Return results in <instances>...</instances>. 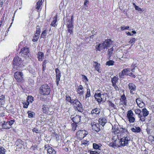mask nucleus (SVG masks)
Instances as JSON below:
<instances>
[{"label": "nucleus", "instance_id": "nucleus-1", "mask_svg": "<svg viewBox=\"0 0 154 154\" xmlns=\"http://www.w3.org/2000/svg\"><path fill=\"white\" fill-rule=\"evenodd\" d=\"M112 132L115 134L116 135L117 139H120L119 143L121 147L125 146H128V142L131 140V138L127 134V130L122 127L118 128L113 127L112 129Z\"/></svg>", "mask_w": 154, "mask_h": 154}, {"label": "nucleus", "instance_id": "nucleus-2", "mask_svg": "<svg viewBox=\"0 0 154 154\" xmlns=\"http://www.w3.org/2000/svg\"><path fill=\"white\" fill-rule=\"evenodd\" d=\"M113 45V42L110 39H106L102 43L99 44L98 46L96 47V51H100L105 48L112 47Z\"/></svg>", "mask_w": 154, "mask_h": 154}, {"label": "nucleus", "instance_id": "nucleus-3", "mask_svg": "<svg viewBox=\"0 0 154 154\" xmlns=\"http://www.w3.org/2000/svg\"><path fill=\"white\" fill-rule=\"evenodd\" d=\"M50 91V87L46 84L42 85L39 90V92L40 94L44 95H49Z\"/></svg>", "mask_w": 154, "mask_h": 154}, {"label": "nucleus", "instance_id": "nucleus-4", "mask_svg": "<svg viewBox=\"0 0 154 154\" xmlns=\"http://www.w3.org/2000/svg\"><path fill=\"white\" fill-rule=\"evenodd\" d=\"M149 114V112L146 108H143L141 112L140 120L142 122H145L146 117Z\"/></svg>", "mask_w": 154, "mask_h": 154}, {"label": "nucleus", "instance_id": "nucleus-5", "mask_svg": "<svg viewBox=\"0 0 154 154\" xmlns=\"http://www.w3.org/2000/svg\"><path fill=\"white\" fill-rule=\"evenodd\" d=\"M76 109H77L79 112H82L83 111V106L82 104L77 100H74V104L73 105Z\"/></svg>", "mask_w": 154, "mask_h": 154}, {"label": "nucleus", "instance_id": "nucleus-6", "mask_svg": "<svg viewBox=\"0 0 154 154\" xmlns=\"http://www.w3.org/2000/svg\"><path fill=\"white\" fill-rule=\"evenodd\" d=\"M88 132L85 130H79L76 133L77 138L80 140L82 139L88 134Z\"/></svg>", "mask_w": 154, "mask_h": 154}, {"label": "nucleus", "instance_id": "nucleus-7", "mask_svg": "<svg viewBox=\"0 0 154 154\" xmlns=\"http://www.w3.org/2000/svg\"><path fill=\"white\" fill-rule=\"evenodd\" d=\"M21 55L25 58L26 59L29 58L30 54L29 53V50L28 48H24L21 49L20 52Z\"/></svg>", "mask_w": 154, "mask_h": 154}, {"label": "nucleus", "instance_id": "nucleus-8", "mask_svg": "<svg viewBox=\"0 0 154 154\" xmlns=\"http://www.w3.org/2000/svg\"><path fill=\"white\" fill-rule=\"evenodd\" d=\"M14 77L18 82H20L23 79V75L21 72H17L14 74Z\"/></svg>", "mask_w": 154, "mask_h": 154}, {"label": "nucleus", "instance_id": "nucleus-9", "mask_svg": "<svg viewBox=\"0 0 154 154\" xmlns=\"http://www.w3.org/2000/svg\"><path fill=\"white\" fill-rule=\"evenodd\" d=\"M134 116V114L131 110H129L128 111L127 116L130 122L133 123L135 120V119L133 117Z\"/></svg>", "mask_w": 154, "mask_h": 154}, {"label": "nucleus", "instance_id": "nucleus-10", "mask_svg": "<svg viewBox=\"0 0 154 154\" xmlns=\"http://www.w3.org/2000/svg\"><path fill=\"white\" fill-rule=\"evenodd\" d=\"M45 149L47 151V154H56L55 150L48 145L45 146Z\"/></svg>", "mask_w": 154, "mask_h": 154}, {"label": "nucleus", "instance_id": "nucleus-11", "mask_svg": "<svg viewBox=\"0 0 154 154\" xmlns=\"http://www.w3.org/2000/svg\"><path fill=\"white\" fill-rule=\"evenodd\" d=\"M14 121L11 120L8 122H4L3 125V127L4 128H10L11 127V125L14 124Z\"/></svg>", "mask_w": 154, "mask_h": 154}, {"label": "nucleus", "instance_id": "nucleus-12", "mask_svg": "<svg viewBox=\"0 0 154 154\" xmlns=\"http://www.w3.org/2000/svg\"><path fill=\"white\" fill-rule=\"evenodd\" d=\"M21 60L18 56L15 57L13 60V64L14 68H16V66H18L21 63Z\"/></svg>", "mask_w": 154, "mask_h": 154}, {"label": "nucleus", "instance_id": "nucleus-13", "mask_svg": "<svg viewBox=\"0 0 154 154\" xmlns=\"http://www.w3.org/2000/svg\"><path fill=\"white\" fill-rule=\"evenodd\" d=\"M91 125L92 126V129L94 130L97 132L100 131V129L99 128V125L97 123L92 122H91Z\"/></svg>", "mask_w": 154, "mask_h": 154}, {"label": "nucleus", "instance_id": "nucleus-14", "mask_svg": "<svg viewBox=\"0 0 154 154\" xmlns=\"http://www.w3.org/2000/svg\"><path fill=\"white\" fill-rule=\"evenodd\" d=\"M130 56V54H129V52L127 51L126 52H124L122 56L119 58V59L120 60L125 62L129 58Z\"/></svg>", "mask_w": 154, "mask_h": 154}, {"label": "nucleus", "instance_id": "nucleus-15", "mask_svg": "<svg viewBox=\"0 0 154 154\" xmlns=\"http://www.w3.org/2000/svg\"><path fill=\"white\" fill-rule=\"evenodd\" d=\"M130 69L128 68L123 69L122 72L119 73V76L120 78H124L125 75H127L128 72H130Z\"/></svg>", "mask_w": 154, "mask_h": 154}, {"label": "nucleus", "instance_id": "nucleus-16", "mask_svg": "<svg viewBox=\"0 0 154 154\" xmlns=\"http://www.w3.org/2000/svg\"><path fill=\"white\" fill-rule=\"evenodd\" d=\"M128 86L130 93L132 94H134L133 91H135L136 88V86L135 85L132 83H129L128 84Z\"/></svg>", "mask_w": 154, "mask_h": 154}, {"label": "nucleus", "instance_id": "nucleus-17", "mask_svg": "<svg viewBox=\"0 0 154 154\" xmlns=\"http://www.w3.org/2000/svg\"><path fill=\"white\" fill-rule=\"evenodd\" d=\"M100 99H98V103H100L103 101H104L106 100V97H107V95L106 93L103 94L100 93Z\"/></svg>", "mask_w": 154, "mask_h": 154}, {"label": "nucleus", "instance_id": "nucleus-18", "mask_svg": "<svg viewBox=\"0 0 154 154\" xmlns=\"http://www.w3.org/2000/svg\"><path fill=\"white\" fill-rule=\"evenodd\" d=\"M99 124L102 126H104L106 122V120L104 117L100 118L98 120Z\"/></svg>", "mask_w": 154, "mask_h": 154}, {"label": "nucleus", "instance_id": "nucleus-19", "mask_svg": "<svg viewBox=\"0 0 154 154\" xmlns=\"http://www.w3.org/2000/svg\"><path fill=\"white\" fill-rule=\"evenodd\" d=\"M83 87L82 85H80L78 87L77 92L80 95H83L84 94V91L83 90Z\"/></svg>", "mask_w": 154, "mask_h": 154}, {"label": "nucleus", "instance_id": "nucleus-20", "mask_svg": "<svg viewBox=\"0 0 154 154\" xmlns=\"http://www.w3.org/2000/svg\"><path fill=\"white\" fill-rule=\"evenodd\" d=\"M100 109L99 108H96L92 110L91 114L92 115H93L94 114L99 115L100 113Z\"/></svg>", "mask_w": 154, "mask_h": 154}, {"label": "nucleus", "instance_id": "nucleus-21", "mask_svg": "<svg viewBox=\"0 0 154 154\" xmlns=\"http://www.w3.org/2000/svg\"><path fill=\"white\" fill-rule=\"evenodd\" d=\"M80 116L79 115H77L72 119V121L75 123H78L80 121Z\"/></svg>", "mask_w": 154, "mask_h": 154}, {"label": "nucleus", "instance_id": "nucleus-22", "mask_svg": "<svg viewBox=\"0 0 154 154\" xmlns=\"http://www.w3.org/2000/svg\"><path fill=\"white\" fill-rule=\"evenodd\" d=\"M120 100L121 104L126 105V98L124 95H123L121 96Z\"/></svg>", "mask_w": 154, "mask_h": 154}, {"label": "nucleus", "instance_id": "nucleus-23", "mask_svg": "<svg viewBox=\"0 0 154 154\" xmlns=\"http://www.w3.org/2000/svg\"><path fill=\"white\" fill-rule=\"evenodd\" d=\"M119 141L120 139H117L113 142L115 148L116 147H121V145L120 144V143H119Z\"/></svg>", "mask_w": 154, "mask_h": 154}, {"label": "nucleus", "instance_id": "nucleus-24", "mask_svg": "<svg viewBox=\"0 0 154 154\" xmlns=\"http://www.w3.org/2000/svg\"><path fill=\"white\" fill-rule=\"evenodd\" d=\"M42 111L44 113H48L49 112V107L48 106L46 105H43Z\"/></svg>", "mask_w": 154, "mask_h": 154}, {"label": "nucleus", "instance_id": "nucleus-25", "mask_svg": "<svg viewBox=\"0 0 154 154\" xmlns=\"http://www.w3.org/2000/svg\"><path fill=\"white\" fill-rule=\"evenodd\" d=\"M44 0H41V1H40V0H39V1L37 2L35 7L36 9H37L38 10H39V9H41V7L42 5V1L43 2Z\"/></svg>", "mask_w": 154, "mask_h": 154}, {"label": "nucleus", "instance_id": "nucleus-26", "mask_svg": "<svg viewBox=\"0 0 154 154\" xmlns=\"http://www.w3.org/2000/svg\"><path fill=\"white\" fill-rule=\"evenodd\" d=\"M102 146V145L100 143L97 144L93 143V148L95 149H98L100 150Z\"/></svg>", "mask_w": 154, "mask_h": 154}, {"label": "nucleus", "instance_id": "nucleus-27", "mask_svg": "<svg viewBox=\"0 0 154 154\" xmlns=\"http://www.w3.org/2000/svg\"><path fill=\"white\" fill-rule=\"evenodd\" d=\"M94 67L95 69L98 72H99L100 64L96 62H94Z\"/></svg>", "mask_w": 154, "mask_h": 154}, {"label": "nucleus", "instance_id": "nucleus-28", "mask_svg": "<svg viewBox=\"0 0 154 154\" xmlns=\"http://www.w3.org/2000/svg\"><path fill=\"white\" fill-rule=\"evenodd\" d=\"M57 22V17L56 16H55L53 18V20L51 23L50 25L51 26L54 27H56L57 26V24H56Z\"/></svg>", "mask_w": 154, "mask_h": 154}, {"label": "nucleus", "instance_id": "nucleus-29", "mask_svg": "<svg viewBox=\"0 0 154 154\" xmlns=\"http://www.w3.org/2000/svg\"><path fill=\"white\" fill-rule=\"evenodd\" d=\"M131 131L134 132L139 133L140 132L141 129L139 127H136L131 129Z\"/></svg>", "mask_w": 154, "mask_h": 154}, {"label": "nucleus", "instance_id": "nucleus-30", "mask_svg": "<svg viewBox=\"0 0 154 154\" xmlns=\"http://www.w3.org/2000/svg\"><path fill=\"white\" fill-rule=\"evenodd\" d=\"M71 17V19L70 20H69L67 22V26H69V25L71 26H73V16H72Z\"/></svg>", "mask_w": 154, "mask_h": 154}, {"label": "nucleus", "instance_id": "nucleus-31", "mask_svg": "<svg viewBox=\"0 0 154 154\" xmlns=\"http://www.w3.org/2000/svg\"><path fill=\"white\" fill-rule=\"evenodd\" d=\"M38 55V60L42 61L44 57V54L42 52H39Z\"/></svg>", "mask_w": 154, "mask_h": 154}, {"label": "nucleus", "instance_id": "nucleus-32", "mask_svg": "<svg viewBox=\"0 0 154 154\" xmlns=\"http://www.w3.org/2000/svg\"><path fill=\"white\" fill-rule=\"evenodd\" d=\"M113 50L114 49L113 47H112L111 48L108 50L107 53L108 54L109 56V58H110L112 55Z\"/></svg>", "mask_w": 154, "mask_h": 154}, {"label": "nucleus", "instance_id": "nucleus-33", "mask_svg": "<svg viewBox=\"0 0 154 154\" xmlns=\"http://www.w3.org/2000/svg\"><path fill=\"white\" fill-rule=\"evenodd\" d=\"M114 61L110 60L106 62V65L108 66H113L114 65Z\"/></svg>", "mask_w": 154, "mask_h": 154}, {"label": "nucleus", "instance_id": "nucleus-34", "mask_svg": "<svg viewBox=\"0 0 154 154\" xmlns=\"http://www.w3.org/2000/svg\"><path fill=\"white\" fill-rule=\"evenodd\" d=\"M118 79L119 78L118 77L115 76L111 79L112 83H116L118 82Z\"/></svg>", "mask_w": 154, "mask_h": 154}, {"label": "nucleus", "instance_id": "nucleus-35", "mask_svg": "<svg viewBox=\"0 0 154 154\" xmlns=\"http://www.w3.org/2000/svg\"><path fill=\"white\" fill-rule=\"evenodd\" d=\"M28 116L29 118H32L35 115V113L34 112H32L30 111H28L27 112Z\"/></svg>", "mask_w": 154, "mask_h": 154}, {"label": "nucleus", "instance_id": "nucleus-36", "mask_svg": "<svg viewBox=\"0 0 154 154\" xmlns=\"http://www.w3.org/2000/svg\"><path fill=\"white\" fill-rule=\"evenodd\" d=\"M94 97L95 99L97 100V101L98 102V99H100V93H98L97 94H95L94 95Z\"/></svg>", "mask_w": 154, "mask_h": 154}, {"label": "nucleus", "instance_id": "nucleus-37", "mask_svg": "<svg viewBox=\"0 0 154 154\" xmlns=\"http://www.w3.org/2000/svg\"><path fill=\"white\" fill-rule=\"evenodd\" d=\"M39 36V35H38V34L36 35V34L35 33V36L33 37V38L32 39V41L34 42L37 41L38 40Z\"/></svg>", "mask_w": 154, "mask_h": 154}, {"label": "nucleus", "instance_id": "nucleus-38", "mask_svg": "<svg viewBox=\"0 0 154 154\" xmlns=\"http://www.w3.org/2000/svg\"><path fill=\"white\" fill-rule=\"evenodd\" d=\"M136 114L138 115V117L140 118L141 111L139 109H136L134 110Z\"/></svg>", "mask_w": 154, "mask_h": 154}, {"label": "nucleus", "instance_id": "nucleus-39", "mask_svg": "<svg viewBox=\"0 0 154 154\" xmlns=\"http://www.w3.org/2000/svg\"><path fill=\"white\" fill-rule=\"evenodd\" d=\"M91 96L90 90L89 88H87V92L85 95V97L86 99Z\"/></svg>", "mask_w": 154, "mask_h": 154}, {"label": "nucleus", "instance_id": "nucleus-40", "mask_svg": "<svg viewBox=\"0 0 154 154\" xmlns=\"http://www.w3.org/2000/svg\"><path fill=\"white\" fill-rule=\"evenodd\" d=\"M108 104L109 106L112 107L114 109H116V106L114 103H113L112 101H109Z\"/></svg>", "mask_w": 154, "mask_h": 154}, {"label": "nucleus", "instance_id": "nucleus-41", "mask_svg": "<svg viewBox=\"0 0 154 154\" xmlns=\"http://www.w3.org/2000/svg\"><path fill=\"white\" fill-rule=\"evenodd\" d=\"M56 76L61 77L60 71L58 68L55 69Z\"/></svg>", "mask_w": 154, "mask_h": 154}, {"label": "nucleus", "instance_id": "nucleus-42", "mask_svg": "<svg viewBox=\"0 0 154 154\" xmlns=\"http://www.w3.org/2000/svg\"><path fill=\"white\" fill-rule=\"evenodd\" d=\"M5 148L1 146H0V154H5Z\"/></svg>", "mask_w": 154, "mask_h": 154}, {"label": "nucleus", "instance_id": "nucleus-43", "mask_svg": "<svg viewBox=\"0 0 154 154\" xmlns=\"http://www.w3.org/2000/svg\"><path fill=\"white\" fill-rule=\"evenodd\" d=\"M68 30L69 32L70 33H72V30L73 28V26H71L70 25L69 26H67Z\"/></svg>", "mask_w": 154, "mask_h": 154}, {"label": "nucleus", "instance_id": "nucleus-44", "mask_svg": "<svg viewBox=\"0 0 154 154\" xmlns=\"http://www.w3.org/2000/svg\"><path fill=\"white\" fill-rule=\"evenodd\" d=\"M61 77L60 76H56V84L57 86L58 85L59 83V81L60 80V78Z\"/></svg>", "mask_w": 154, "mask_h": 154}, {"label": "nucleus", "instance_id": "nucleus-45", "mask_svg": "<svg viewBox=\"0 0 154 154\" xmlns=\"http://www.w3.org/2000/svg\"><path fill=\"white\" fill-rule=\"evenodd\" d=\"M112 86L116 91L119 90V88L116 85V83L112 84Z\"/></svg>", "mask_w": 154, "mask_h": 154}, {"label": "nucleus", "instance_id": "nucleus-46", "mask_svg": "<svg viewBox=\"0 0 154 154\" xmlns=\"http://www.w3.org/2000/svg\"><path fill=\"white\" fill-rule=\"evenodd\" d=\"M82 75V79L84 82H86L88 81V80L86 76L83 75Z\"/></svg>", "mask_w": 154, "mask_h": 154}, {"label": "nucleus", "instance_id": "nucleus-47", "mask_svg": "<svg viewBox=\"0 0 154 154\" xmlns=\"http://www.w3.org/2000/svg\"><path fill=\"white\" fill-rule=\"evenodd\" d=\"M136 41V40L135 38H133L130 40V41L129 42L130 44H132V45L135 43Z\"/></svg>", "mask_w": 154, "mask_h": 154}, {"label": "nucleus", "instance_id": "nucleus-48", "mask_svg": "<svg viewBox=\"0 0 154 154\" xmlns=\"http://www.w3.org/2000/svg\"><path fill=\"white\" fill-rule=\"evenodd\" d=\"M33 98L32 97H28L27 99V102L32 103L33 101Z\"/></svg>", "mask_w": 154, "mask_h": 154}, {"label": "nucleus", "instance_id": "nucleus-49", "mask_svg": "<svg viewBox=\"0 0 154 154\" xmlns=\"http://www.w3.org/2000/svg\"><path fill=\"white\" fill-rule=\"evenodd\" d=\"M29 102L27 101L26 102H24L23 103V107L24 108H27L28 107V106L29 105Z\"/></svg>", "mask_w": 154, "mask_h": 154}, {"label": "nucleus", "instance_id": "nucleus-50", "mask_svg": "<svg viewBox=\"0 0 154 154\" xmlns=\"http://www.w3.org/2000/svg\"><path fill=\"white\" fill-rule=\"evenodd\" d=\"M40 27L39 26H38L36 28V32L35 34H36V35L38 34V35H40Z\"/></svg>", "mask_w": 154, "mask_h": 154}, {"label": "nucleus", "instance_id": "nucleus-51", "mask_svg": "<svg viewBox=\"0 0 154 154\" xmlns=\"http://www.w3.org/2000/svg\"><path fill=\"white\" fill-rule=\"evenodd\" d=\"M32 131L33 132L36 133H38L40 132L39 131L37 128H34L33 129Z\"/></svg>", "mask_w": 154, "mask_h": 154}, {"label": "nucleus", "instance_id": "nucleus-52", "mask_svg": "<svg viewBox=\"0 0 154 154\" xmlns=\"http://www.w3.org/2000/svg\"><path fill=\"white\" fill-rule=\"evenodd\" d=\"M121 29L124 30L125 29H127L129 28V26H122L121 27Z\"/></svg>", "mask_w": 154, "mask_h": 154}, {"label": "nucleus", "instance_id": "nucleus-53", "mask_svg": "<svg viewBox=\"0 0 154 154\" xmlns=\"http://www.w3.org/2000/svg\"><path fill=\"white\" fill-rule=\"evenodd\" d=\"M137 105L139 107L142 108L144 106V104L143 102H140Z\"/></svg>", "mask_w": 154, "mask_h": 154}, {"label": "nucleus", "instance_id": "nucleus-54", "mask_svg": "<svg viewBox=\"0 0 154 154\" xmlns=\"http://www.w3.org/2000/svg\"><path fill=\"white\" fill-rule=\"evenodd\" d=\"M135 8V10H137L138 11H143L142 9L139 7L138 6H136Z\"/></svg>", "mask_w": 154, "mask_h": 154}, {"label": "nucleus", "instance_id": "nucleus-55", "mask_svg": "<svg viewBox=\"0 0 154 154\" xmlns=\"http://www.w3.org/2000/svg\"><path fill=\"white\" fill-rule=\"evenodd\" d=\"M5 99V96L3 95H0V100L4 101Z\"/></svg>", "mask_w": 154, "mask_h": 154}, {"label": "nucleus", "instance_id": "nucleus-56", "mask_svg": "<svg viewBox=\"0 0 154 154\" xmlns=\"http://www.w3.org/2000/svg\"><path fill=\"white\" fill-rule=\"evenodd\" d=\"M136 102L137 103V104H138L139 103H140V102H141V99L140 98H137L136 100Z\"/></svg>", "mask_w": 154, "mask_h": 154}, {"label": "nucleus", "instance_id": "nucleus-57", "mask_svg": "<svg viewBox=\"0 0 154 154\" xmlns=\"http://www.w3.org/2000/svg\"><path fill=\"white\" fill-rule=\"evenodd\" d=\"M128 75L134 78L135 77V75L132 73H128Z\"/></svg>", "mask_w": 154, "mask_h": 154}, {"label": "nucleus", "instance_id": "nucleus-58", "mask_svg": "<svg viewBox=\"0 0 154 154\" xmlns=\"http://www.w3.org/2000/svg\"><path fill=\"white\" fill-rule=\"evenodd\" d=\"M109 145L111 147L115 148V146L114 145V143L113 142L110 143L109 144Z\"/></svg>", "mask_w": 154, "mask_h": 154}, {"label": "nucleus", "instance_id": "nucleus-59", "mask_svg": "<svg viewBox=\"0 0 154 154\" xmlns=\"http://www.w3.org/2000/svg\"><path fill=\"white\" fill-rule=\"evenodd\" d=\"M136 63L134 62L131 65V66L132 67L135 68L137 67V65L136 64Z\"/></svg>", "mask_w": 154, "mask_h": 154}, {"label": "nucleus", "instance_id": "nucleus-60", "mask_svg": "<svg viewBox=\"0 0 154 154\" xmlns=\"http://www.w3.org/2000/svg\"><path fill=\"white\" fill-rule=\"evenodd\" d=\"M45 31H44L42 33L41 35V38H43L44 36L45 35Z\"/></svg>", "mask_w": 154, "mask_h": 154}, {"label": "nucleus", "instance_id": "nucleus-61", "mask_svg": "<svg viewBox=\"0 0 154 154\" xmlns=\"http://www.w3.org/2000/svg\"><path fill=\"white\" fill-rule=\"evenodd\" d=\"M90 154H99L98 152L95 151H91L90 152Z\"/></svg>", "mask_w": 154, "mask_h": 154}, {"label": "nucleus", "instance_id": "nucleus-62", "mask_svg": "<svg viewBox=\"0 0 154 154\" xmlns=\"http://www.w3.org/2000/svg\"><path fill=\"white\" fill-rule=\"evenodd\" d=\"M88 142V141L85 140H83L82 141V143L83 144H86Z\"/></svg>", "mask_w": 154, "mask_h": 154}, {"label": "nucleus", "instance_id": "nucleus-63", "mask_svg": "<svg viewBox=\"0 0 154 154\" xmlns=\"http://www.w3.org/2000/svg\"><path fill=\"white\" fill-rule=\"evenodd\" d=\"M73 127L72 128V130L73 131H75V130L76 129V125H72Z\"/></svg>", "mask_w": 154, "mask_h": 154}, {"label": "nucleus", "instance_id": "nucleus-64", "mask_svg": "<svg viewBox=\"0 0 154 154\" xmlns=\"http://www.w3.org/2000/svg\"><path fill=\"white\" fill-rule=\"evenodd\" d=\"M66 100L67 101H69L70 100V97H69V96H66Z\"/></svg>", "mask_w": 154, "mask_h": 154}]
</instances>
